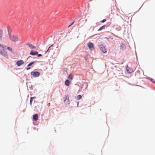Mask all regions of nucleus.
<instances>
[{"mask_svg": "<svg viewBox=\"0 0 155 155\" xmlns=\"http://www.w3.org/2000/svg\"><path fill=\"white\" fill-rule=\"evenodd\" d=\"M9 38L11 40L13 41H18V39L17 36L14 35H11L9 34Z\"/></svg>", "mask_w": 155, "mask_h": 155, "instance_id": "1", "label": "nucleus"}, {"mask_svg": "<svg viewBox=\"0 0 155 155\" xmlns=\"http://www.w3.org/2000/svg\"><path fill=\"white\" fill-rule=\"evenodd\" d=\"M31 74L34 77H38L40 75V73L38 72L32 71L31 72Z\"/></svg>", "mask_w": 155, "mask_h": 155, "instance_id": "2", "label": "nucleus"}, {"mask_svg": "<svg viewBox=\"0 0 155 155\" xmlns=\"http://www.w3.org/2000/svg\"><path fill=\"white\" fill-rule=\"evenodd\" d=\"M99 46L101 50L104 53H106L107 52V49L103 45H101Z\"/></svg>", "mask_w": 155, "mask_h": 155, "instance_id": "3", "label": "nucleus"}, {"mask_svg": "<svg viewBox=\"0 0 155 155\" xmlns=\"http://www.w3.org/2000/svg\"><path fill=\"white\" fill-rule=\"evenodd\" d=\"M0 54L3 56L5 57L8 58V55H7V52L5 51L4 50L3 51H0Z\"/></svg>", "mask_w": 155, "mask_h": 155, "instance_id": "4", "label": "nucleus"}, {"mask_svg": "<svg viewBox=\"0 0 155 155\" xmlns=\"http://www.w3.org/2000/svg\"><path fill=\"white\" fill-rule=\"evenodd\" d=\"M87 45L91 50H93L94 45L91 42H89L87 43Z\"/></svg>", "mask_w": 155, "mask_h": 155, "instance_id": "5", "label": "nucleus"}, {"mask_svg": "<svg viewBox=\"0 0 155 155\" xmlns=\"http://www.w3.org/2000/svg\"><path fill=\"white\" fill-rule=\"evenodd\" d=\"M24 62L22 60L18 61L16 62V64L18 66H21V65L24 64Z\"/></svg>", "mask_w": 155, "mask_h": 155, "instance_id": "6", "label": "nucleus"}, {"mask_svg": "<svg viewBox=\"0 0 155 155\" xmlns=\"http://www.w3.org/2000/svg\"><path fill=\"white\" fill-rule=\"evenodd\" d=\"M38 52L37 51H35L32 50H31L30 52V54L32 55H34L38 54Z\"/></svg>", "mask_w": 155, "mask_h": 155, "instance_id": "7", "label": "nucleus"}, {"mask_svg": "<svg viewBox=\"0 0 155 155\" xmlns=\"http://www.w3.org/2000/svg\"><path fill=\"white\" fill-rule=\"evenodd\" d=\"M27 45L31 49H35L36 48V47L35 46H33L31 44H27Z\"/></svg>", "mask_w": 155, "mask_h": 155, "instance_id": "8", "label": "nucleus"}, {"mask_svg": "<svg viewBox=\"0 0 155 155\" xmlns=\"http://www.w3.org/2000/svg\"><path fill=\"white\" fill-rule=\"evenodd\" d=\"M64 102L66 103H68V104H69V97L68 96V95H67L66 96L65 99L64 100Z\"/></svg>", "mask_w": 155, "mask_h": 155, "instance_id": "9", "label": "nucleus"}, {"mask_svg": "<svg viewBox=\"0 0 155 155\" xmlns=\"http://www.w3.org/2000/svg\"><path fill=\"white\" fill-rule=\"evenodd\" d=\"M126 48V46L123 43H121L120 45V48L121 49L124 50Z\"/></svg>", "mask_w": 155, "mask_h": 155, "instance_id": "10", "label": "nucleus"}, {"mask_svg": "<svg viewBox=\"0 0 155 155\" xmlns=\"http://www.w3.org/2000/svg\"><path fill=\"white\" fill-rule=\"evenodd\" d=\"M33 119L35 121L38 120V115L37 114H35L33 115Z\"/></svg>", "mask_w": 155, "mask_h": 155, "instance_id": "11", "label": "nucleus"}, {"mask_svg": "<svg viewBox=\"0 0 155 155\" xmlns=\"http://www.w3.org/2000/svg\"><path fill=\"white\" fill-rule=\"evenodd\" d=\"M126 69L129 73H131L132 72V70L127 66L126 68Z\"/></svg>", "mask_w": 155, "mask_h": 155, "instance_id": "12", "label": "nucleus"}, {"mask_svg": "<svg viewBox=\"0 0 155 155\" xmlns=\"http://www.w3.org/2000/svg\"><path fill=\"white\" fill-rule=\"evenodd\" d=\"M3 36V31L2 30L0 29V38L1 40Z\"/></svg>", "mask_w": 155, "mask_h": 155, "instance_id": "13", "label": "nucleus"}, {"mask_svg": "<svg viewBox=\"0 0 155 155\" xmlns=\"http://www.w3.org/2000/svg\"><path fill=\"white\" fill-rule=\"evenodd\" d=\"M65 84L67 86H68L70 84L69 81L68 80H66L65 82Z\"/></svg>", "mask_w": 155, "mask_h": 155, "instance_id": "14", "label": "nucleus"}, {"mask_svg": "<svg viewBox=\"0 0 155 155\" xmlns=\"http://www.w3.org/2000/svg\"><path fill=\"white\" fill-rule=\"evenodd\" d=\"M105 25H104L101 27L99 29H98V31H100L102 30V29H104Z\"/></svg>", "mask_w": 155, "mask_h": 155, "instance_id": "15", "label": "nucleus"}, {"mask_svg": "<svg viewBox=\"0 0 155 155\" xmlns=\"http://www.w3.org/2000/svg\"><path fill=\"white\" fill-rule=\"evenodd\" d=\"M73 75L72 74H70L68 76V78L72 80L73 79Z\"/></svg>", "mask_w": 155, "mask_h": 155, "instance_id": "16", "label": "nucleus"}, {"mask_svg": "<svg viewBox=\"0 0 155 155\" xmlns=\"http://www.w3.org/2000/svg\"><path fill=\"white\" fill-rule=\"evenodd\" d=\"M81 98L82 96L81 95H79L77 96L76 99L77 100H79L81 99Z\"/></svg>", "mask_w": 155, "mask_h": 155, "instance_id": "17", "label": "nucleus"}, {"mask_svg": "<svg viewBox=\"0 0 155 155\" xmlns=\"http://www.w3.org/2000/svg\"><path fill=\"white\" fill-rule=\"evenodd\" d=\"M7 49L8 50L10 51L11 52H12L13 51L12 48L10 47H8Z\"/></svg>", "mask_w": 155, "mask_h": 155, "instance_id": "18", "label": "nucleus"}, {"mask_svg": "<svg viewBox=\"0 0 155 155\" xmlns=\"http://www.w3.org/2000/svg\"><path fill=\"white\" fill-rule=\"evenodd\" d=\"M35 98V97H31V99H30V104H31V103L32 102V99H34Z\"/></svg>", "mask_w": 155, "mask_h": 155, "instance_id": "19", "label": "nucleus"}, {"mask_svg": "<svg viewBox=\"0 0 155 155\" xmlns=\"http://www.w3.org/2000/svg\"><path fill=\"white\" fill-rule=\"evenodd\" d=\"M35 61H33L31 63H29L28 65V66H31V65H32L33 64H34L35 63Z\"/></svg>", "mask_w": 155, "mask_h": 155, "instance_id": "20", "label": "nucleus"}, {"mask_svg": "<svg viewBox=\"0 0 155 155\" xmlns=\"http://www.w3.org/2000/svg\"><path fill=\"white\" fill-rule=\"evenodd\" d=\"M151 81L153 82V83H154L155 84V80H154V79H151Z\"/></svg>", "mask_w": 155, "mask_h": 155, "instance_id": "21", "label": "nucleus"}, {"mask_svg": "<svg viewBox=\"0 0 155 155\" xmlns=\"http://www.w3.org/2000/svg\"><path fill=\"white\" fill-rule=\"evenodd\" d=\"M42 56V55L41 54H38V57H40V56Z\"/></svg>", "mask_w": 155, "mask_h": 155, "instance_id": "22", "label": "nucleus"}, {"mask_svg": "<svg viewBox=\"0 0 155 155\" xmlns=\"http://www.w3.org/2000/svg\"><path fill=\"white\" fill-rule=\"evenodd\" d=\"M106 21V19H103L102 21L101 22L103 23L105 22Z\"/></svg>", "mask_w": 155, "mask_h": 155, "instance_id": "23", "label": "nucleus"}, {"mask_svg": "<svg viewBox=\"0 0 155 155\" xmlns=\"http://www.w3.org/2000/svg\"><path fill=\"white\" fill-rule=\"evenodd\" d=\"M0 47L3 48L4 47L3 46H2L1 44H0Z\"/></svg>", "mask_w": 155, "mask_h": 155, "instance_id": "24", "label": "nucleus"}, {"mask_svg": "<svg viewBox=\"0 0 155 155\" xmlns=\"http://www.w3.org/2000/svg\"><path fill=\"white\" fill-rule=\"evenodd\" d=\"M74 21L71 24L69 25V26H68V27H70V26H71V25H73V23H74Z\"/></svg>", "mask_w": 155, "mask_h": 155, "instance_id": "25", "label": "nucleus"}, {"mask_svg": "<svg viewBox=\"0 0 155 155\" xmlns=\"http://www.w3.org/2000/svg\"><path fill=\"white\" fill-rule=\"evenodd\" d=\"M30 68H31L30 67H28V68H26V69H27V70H29Z\"/></svg>", "mask_w": 155, "mask_h": 155, "instance_id": "26", "label": "nucleus"}, {"mask_svg": "<svg viewBox=\"0 0 155 155\" xmlns=\"http://www.w3.org/2000/svg\"><path fill=\"white\" fill-rule=\"evenodd\" d=\"M50 47H49V48H48V49L46 51V53H47L49 49V48H50Z\"/></svg>", "mask_w": 155, "mask_h": 155, "instance_id": "27", "label": "nucleus"}, {"mask_svg": "<svg viewBox=\"0 0 155 155\" xmlns=\"http://www.w3.org/2000/svg\"><path fill=\"white\" fill-rule=\"evenodd\" d=\"M77 105H78V104H79V102H77Z\"/></svg>", "mask_w": 155, "mask_h": 155, "instance_id": "28", "label": "nucleus"}, {"mask_svg": "<svg viewBox=\"0 0 155 155\" xmlns=\"http://www.w3.org/2000/svg\"><path fill=\"white\" fill-rule=\"evenodd\" d=\"M50 103H49V104H48V105L49 106V105H50Z\"/></svg>", "mask_w": 155, "mask_h": 155, "instance_id": "29", "label": "nucleus"}]
</instances>
